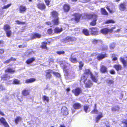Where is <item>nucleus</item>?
Instances as JSON below:
<instances>
[{
	"label": "nucleus",
	"instance_id": "nucleus-48",
	"mask_svg": "<svg viewBox=\"0 0 127 127\" xmlns=\"http://www.w3.org/2000/svg\"><path fill=\"white\" fill-rule=\"evenodd\" d=\"M115 21L112 19H109L107 20L105 22V23L106 24L109 23H114Z\"/></svg>",
	"mask_w": 127,
	"mask_h": 127
},
{
	"label": "nucleus",
	"instance_id": "nucleus-34",
	"mask_svg": "<svg viewBox=\"0 0 127 127\" xmlns=\"http://www.w3.org/2000/svg\"><path fill=\"white\" fill-rule=\"evenodd\" d=\"M103 115L102 113L100 112L99 114L95 118V121L96 122H98L100 119L103 117Z\"/></svg>",
	"mask_w": 127,
	"mask_h": 127
},
{
	"label": "nucleus",
	"instance_id": "nucleus-49",
	"mask_svg": "<svg viewBox=\"0 0 127 127\" xmlns=\"http://www.w3.org/2000/svg\"><path fill=\"white\" fill-rule=\"evenodd\" d=\"M106 8L110 13L112 14L115 12V11L112 9H112L111 10L110 9L109 6H106Z\"/></svg>",
	"mask_w": 127,
	"mask_h": 127
},
{
	"label": "nucleus",
	"instance_id": "nucleus-2",
	"mask_svg": "<svg viewBox=\"0 0 127 127\" xmlns=\"http://www.w3.org/2000/svg\"><path fill=\"white\" fill-rule=\"evenodd\" d=\"M115 28V27H112L110 29H108V28H105L101 29L100 30V32L102 34L106 35L108 33H112L113 29Z\"/></svg>",
	"mask_w": 127,
	"mask_h": 127
},
{
	"label": "nucleus",
	"instance_id": "nucleus-61",
	"mask_svg": "<svg viewBox=\"0 0 127 127\" xmlns=\"http://www.w3.org/2000/svg\"><path fill=\"white\" fill-rule=\"evenodd\" d=\"M115 45L113 43L111 44L110 46V48L111 49H113L115 47Z\"/></svg>",
	"mask_w": 127,
	"mask_h": 127
},
{
	"label": "nucleus",
	"instance_id": "nucleus-60",
	"mask_svg": "<svg viewBox=\"0 0 127 127\" xmlns=\"http://www.w3.org/2000/svg\"><path fill=\"white\" fill-rule=\"evenodd\" d=\"M18 100L20 102H22V101L23 97L22 96H17Z\"/></svg>",
	"mask_w": 127,
	"mask_h": 127
},
{
	"label": "nucleus",
	"instance_id": "nucleus-36",
	"mask_svg": "<svg viewBox=\"0 0 127 127\" xmlns=\"http://www.w3.org/2000/svg\"><path fill=\"white\" fill-rule=\"evenodd\" d=\"M82 33L85 36H88L90 35L89 32L87 29H84L82 30Z\"/></svg>",
	"mask_w": 127,
	"mask_h": 127
},
{
	"label": "nucleus",
	"instance_id": "nucleus-12",
	"mask_svg": "<svg viewBox=\"0 0 127 127\" xmlns=\"http://www.w3.org/2000/svg\"><path fill=\"white\" fill-rule=\"evenodd\" d=\"M2 124L5 127H10L6 120L3 117L0 118V124Z\"/></svg>",
	"mask_w": 127,
	"mask_h": 127
},
{
	"label": "nucleus",
	"instance_id": "nucleus-51",
	"mask_svg": "<svg viewBox=\"0 0 127 127\" xmlns=\"http://www.w3.org/2000/svg\"><path fill=\"white\" fill-rule=\"evenodd\" d=\"M48 62L49 64H52L54 62V60L53 58L49 57L48 59Z\"/></svg>",
	"mask_w": 127,
	"mask_h": 127
},
{
	"label": "nucleus",
	"instance_id": "nucleus-41",
	"mask_svg": "<svg viewBox=\"0 0 127 127\" xmlns=\"http://www.w3.org/2000/svg\"><path fill=\"white\" fill-rule=\"evenodd\" d=\"M97 18L94 19L93 20L91 21L90 23V25L92 26H94L96 24V22Z\"/></svg>",
	"mask_w": 127,
	"mask_h": 127
},
{
	"label": "nucleus",
	"instance_id": "nucleus-5",
	"mask_svg": "<svg viewBox=\"0 0 127 127\" xmlns=\"http://www.w3.org/2000/svg\"><path fill=\"white\" fill-rule=\"evenodd\" d=\"M72 92L74 94L75 96H77L82 93V90L81 88L77 87L73 89L72 90Z\"/></svg>",
	"mask_w": 127,
	"mask_h": 127
},
{
	"label": "nucleus",
	"instance_id": "nucleus-20",
	"mask_svg": "<svg viewBox=\"0 0 127 127\" xmlns=\"http://www.w3.org/2000/svg\"><path fill=\"white\" fill-rule=\"evenodd\" d=\"M41 35L38 33H35L33 34L31 39L33 40L36 38H39L41 37Z\"/></svg>",
	"mask_w": 127,
	"mask_h": 127
},
{
	"label": "nucleus",
	"instance_id": "nucleus-22",
	"mask_svg": "<svg viewBox=\"0 0 127 127\" xmlns=\"http://www.w3.org/2000/svg\"><path fill=\"white\" fill-rule=\"evenodd\" d=\"M10 78V76L8 74H3L1 77V79L4 81H7L9 80Z\"/></svg>",
	"mask_w": 127,
	"mask_h": 127
},
{
	"label": "nucleus",
	"instance_id": "nucleus-40",
	"mask_svg": "<svg viewBox=\"0 0 127 127\" xmlns=\"http://www.w3.org/2000/svg\"><path fill=\"white\" fill-rule=\"evenodd\" d=\"M22 120V118L20 116H17L15 119L14 121L16 124H17L19 122Z\"/></svg>",
	"mask_w": 127,
	"mask_h": 127
},
{
	"label": "nucleus",
	"instance_id": "nucleus-33",
	"mask_svg": "<svg viewBox=\"0 0 127 127\" xmlns=\"http://www.w3.org/2000/svg\"><path fill=\"white\" fill-rule=\"evenodd\" d=\"M63 30L62 28H59L58 27H56L54 29V32L56 33H60Z\"/></svg>",
	"mask_w": 127,
	"mask_h": 127
},
{
	"label": "nucleus",
	"instance_id": "nucleus-31",
	"mask_svg": "<svg viewBox=\"0 0 127 127\" xmlns=\"http://www.w3.org/2000/svg\"><path fill=\"white\" fill-rule=\"evenodd\" d=\"M35 60V58L32 57L27 59L26 61V63L28 64L32 63Z\"/></svg>",
	"mask_w": 127,
	"mask_h": 127
},
{
	"label": "nucleus",
	"instance_id": "nucleus-24",
	"mask_svg": "<svg viewBox=\"0 0 127 127\" xmlns=\"http://www.w3.org/2000/svg\"><path fill=\"white\" fill-rule=\"evenodd\" d=\"M27 8L25 6L21 5L19 6V10L21 13H23L25 12L27 10Z\"/></svg>",
	"mask_w": 127,
	"mask_h": 127
},
{
	"label": "nucleus",
	"instance_id": "nucleus-38",
	"mask_svg": "<svg viewBox=\"0 0 127 127\" xmlns=\"http://www.w3.org/2000/svg\"><path fill=\"white\" fill-rule=\"evenodd\" d=\"M92 73L89 69H86L84 70L83 74L84 75H87L88 76L89 74L90 75Z\"/></svg>",
	"mask_w": 127,
	"mask_h": 127
},
{
	"label": "nucleus",
	"instance_id": "nucleus-62",
	"mask_svg": "<svg viewBox=\"0 0 127 127\" xmlns=\"http://www.w3.org/2000/svg\"><path fill=\"white\" fill-rule=\"evenodd\" d=\"M98 42V40L96 39H94L92 41V43L94 44H96Z\"/></svg>",
	"mask_w": 127,
	"mask_h": 127
},
{
	"label": "nucleus",
	"instance_id": "nucleus-64",
	"mask_svg": "<svg viewBox=\"0 0 127 127\" xmlns=\"http://www.w3.org/2000/svg\"><path fill=\"white\" fill-rule=\"evenodd\" d=\"M4 52V50L3 49H0V54H2Z\"/></svg>",
	"mask_w": 127,
	"mask_h": 127
},
{
	"label": "nucleus",
	"instance_id": "nucleus-21",
	"mask_svg": "<svg viewBox=\"0 0 127 127\" xmlns=\"http://www.w3.org/2000/svg\"><path fill=\"white\" fill-rule=\"evenodd\" d=\"M98 112L99 111L97 109V104H95L93 109L91 112L90 113L92 114H97L98 113Z\"/></svg>",
	"mask_w": 127,
	"mask_h": 127
},
{
	"label": "nucleus",
	"instance_id": "nucleus-6",
	"mask_svg": "<svg viewBox=\"0 0 127 127\" xmlns=\"http://www.w3.org/2000/svg\"><path fill=\"white\" fill-rule=\"evenodd\" d=\"M85 16L86 18L88 20H91L97 18V15L94 13L87 14H86Z\"/></svg>",
	"mask_w": 127,
	"mask_h": 127
},
{
	"label": "nucleus",
	"instance_id": "nucleus-18",
	"mask_svg": "<svg viewBox=\"0 0 127 127\" xmlns=\"http://www.w3.org/2000/svg\"><path fill=\"white\" fill-rule=\"evenodd\" d=\"M30 90L27 88H25L22 91V95L24 96H27L30 95Z\"/></svg>",
	"mask_w": 127,
	"mask_h": 127
},
{
	"label": "nucleus",
	"instance_id": "nucleus-23",
	"mask_svg": "<svg viewBox=\"0 0 127 127\" xmlns=\"http://www.w3.org/2000/svg\"><path fill=\"white\" fill-rule=\"evenodd\" d=\"M73 108L75 110H77L81 108L82 107L81 104L78 103H76L73 104L72 105Z\"/></svg>",
	"mask_w": 127,
	"mask_h": 127
},
{
	"label": "nucleus",
	"instance_id": "nucleus-25",
	"mask_svg": "<svg viewBox=\"0 0 127 127\" xmlns=\"http://www.w3.org/2000/svg\"><path fill=\"white\" fill-rule=\"evenodd\" d=\"M54 25H57L60 23L58 17L54 18L52 21Z\"/></svg>",
	"mask_w": 127,
	"mask_h": 127
},
{
	"label": "nucleus",
	"instance_id": "nucleus-37",
	"mask_svg": "<svg viewBox=\"0 0 127 127\" xmlns=\"http://www.w3.org/2000/svg\"><path fill=\"white\" fill-rule=\"evenodd\" d=\"M101 14L104 15H107L108 13L104 8H102L100 9Z\"/></svg>",
	"mask_w": 127,
	"mask_h": 127
},
{
	"label": "nucleus",
	"instance_id": "nucleus-50",
	"mask_svg": "<svg viewBox=\"0 0 127 127\" xmlns=\"http://www.w3.org/2000/svg\"><path fill=\"white\" fill-rule=\"evenodd\" d=\"M83 110L86 113H87L88 112V110L89 108V106L88 105H84L83 107Z\"/></svg>",
	"mask_w": 127,
	"mask_h": 127
},
{
	"label": "nucleus",
	"instance_id": "nucleus-39",
	"mask_svg": "<svg viewBox=\"0 0 127 127\" xmlns=\"http://www.w3.org/2000/svg\"><path fill=\"white\" fill-rule=\"evenodd\" d=\"M69 60L72 63H75L78 62V61L76 58H73L72 57H71L70 58Z\"/></svg>",
	"mask_w": 127,
	"mask_h": 127
},
{
	"label": "nucleus",
	"instance_id": "nucleus-8",
	"mask_svg": "<svg viewBox=\"0 0 127 127\" xmlns=\"http://www.w3.org/2000/svg\"><path fill=\"white\" fill-rule=\"evenodd\" d=\"M95 76L92 73L90 75V78L93 82H97L98 81V73L96 72H95Z\"/></svg>",
	"mask_w": 127,
	"mask_h": 127
},
{
	"label": "nucleus",
	"instance_id": "nucleus-19",
	"mask_svg": "<svg viewBox=\"0 0 127 127\" xmlns=\"http://www.w3.org/2000/svg\"><path fill=\"white\" fill-rule=\"evenodd\" d=\"M84 83L85 84V87L86 88H90L93 85L92 82L90 79L88 80L87 81H86Z\"/></svg>",
	"mask_w": 127,
	"mask_h": 127
},
{
	"label": "nucleus",
	"instance_id": "nucleus-9",
	"mask_svg": "<svg viewBox=\"0 0 127 127\" xmlns=\"http://www.w3.org/2000/svg\"><path fill=\"white\" fill-rule=\"evenodd\" d=\"M77 39L75 37L67 36L63 39L64 42L66 43L70 41L73 42L76 41Z\"/></svg>",
	"mask_w": 127,
	"mask_h": 127
},
{
	"label": "nucleus",
	"instance_id": "nucleus-26",
	"mask_svg": "<svg viewBox=\"0 0 127 127\" xmlns=\"http://www.w3.org/2000/svg\"><path fill=\"white\" fill-rule=\"evenodd\" d=\"M114 68L117 71L121 70L122 69L121 65L120 64H115L113 66Z\"/></svg>",
	"mask_w": 127,
	"mask_h": 127
},
{
	"label": "nucleus",
	"instance_id": "nucleus-27",
	"mask_svg": "<svg viewBox=\"0 0 127 127\" xmlns=\"http://www.w3.org/2000/svg\"><path fill=\"white\" fill-rule=\"evenodd\" d=\"M120 61L122 63L124 67H126L127 66V62L122 57H120L119 58Z\"/></svg>",
	"mask_w": 127,
	"mask_h": 127
},
{
	"label": "nucleus",
	"instance_id": "nucleus-56",
	"mask_svg": "<svg viewBox=\"0 0 127 127\" xmlns=\"http://www.w3.org/2000/svg\"><path fill=\"white\" fill-rule=\"evenodd\" d=\"M64 73V75H65L68 76L69 74V71L68 69H65L63 70Z\"/></svg>",
	"mask_w": 127,
	"mask_h": 127
},
{
	"label": "nucleus",
	"instance_id": "nucleus-16",
	"mask_svg": "<svg viewBox=\"0 0 127 127\" xmlns=\"http://www.w3.org/2000/svg\"><path fill=\"white\" fill-rule=\"evenodd\" d=\"M63 9L64 12H67L70 9V5L68 4H65L63 6Z\"/></svg>",
	"mask_w": 127,
	"mask_h": 127
},
{
	"label": "nucleus",
	"instance_id": "nucleus-53",
	"mask_svg": "<svg viewBox=\"0 0 127 127\" xmlns=\"http://www.w3.org/2000/svg\"><path fill=\"white\" fill-rule=\"evenodd\" d=\"M52 73L56 77H60V74L58 73L52 71Z\"/></svg>",
	"mask_w": 127,
	"mask_h": 127
},
{
	"label": "nucleus",
	"instance_id": "nucleus-32",
	"mask_svg": "<svg viewBox=\"0 0 127 127\" xmlns=\"http://www.w3.org/2000/svg\"><path fill=\"white\" fill-rule=\"evenodd\" d=\"M36 80V79L35 78H32L26 80L25 83H32L34 82Z\"/></svg>",
	"mask_w": 127,
	"mask_h": 127
},
{
	"label": "nucleus",
	"instance_id": "nucleus-15",
	"mask_svg": "<svg viewBox=\"0 0 127 127\" xmlns=\"http://www.w3.org/2000/svg\"><path fill=\"white\" fill-rule=\"evenodd\" d=\"M107 56V54L106 53H105L104 54H103L102 53H101L97 56L96 58L98 60L100 61Z\"/></svg>",
	"mask_w": 127,
	"mask_h": 127
},
{
	"label": "nucleus",
	"instance_id": "nucleus-63",
	"mask_svg": "<svg viewBox=\"0 0 127 127\" xmlns=\"http://www.w3.org/2000/svg\"><path fill=\"white\" fill-rule=\"evenodd\" d=\"M109 72L110 73L112 74H114L115 73V71L113 69H112L110 70Z\"/></svg>",
	"mask_w": 127,
	"mask_h": 127
},
{
	"label": "nucleus",
	"instance_id": "nucleus-57",
	"mask_svg": "<svg viewBox=\"0 0 127 127\" xmlns=\"http://www.w3.org/2000/svg\"><path fill=\"white\" fill-rule=\"evenodd\" d=\"M53 32V30L51 28L48 29L47 31V33L49 34H51Z\"/></svg>",
	"mask_w": 127,
	"mask_h": 127
},
{
	"label": "nucleus",
	"instance_id": "nucleus-42",
	"mask_svg": "<svg viewBox=\"0 0 127 127\" xmlns=\"http://www.w3.org/2000/svg\"><path fill=\"white\" fill-rule=\"evenodd\" d=\"M114 82L113 80L109 79L107 80L106 83L107 85L109 86L111 85H113L114 84Z\"/></svg>",
	"mask_w": 127,
	"mask_h": 127
},
{
	"label": "nucleus",
	"instance_id": "nucleus-29",
	"mask_svg": "<svg viewBox=\"0 0 127 127\" xmlns=\"http://www.w3.org/2000/svg\"><path fill=\"white\" fill-rule=\"evenodd\" d=\"M4 72L5 73H13L15 72V71L13 69L9 67L5 70Z\"/></svg>",
	"mask_w": 127,
	"mask_h": 127
},
{
	"label": "nucleus",
	"instance_id": "nucleus-47",
	"mask_svg": "<svg viewBox=\"0 0 127 127\" xmlns=\"http://www.w3.org/2000/svg\"><path fill=\"white\" fill-rule=\"evenodd\" d=\"M42 99L43 101H46L47 102H48L49 101V97L45 95L43 96Z\"/></svg>",
	"mask_w": 127,
	"mask_h": 127
},
{
	"label": "nucleus",
	"instance_id": "nucleus-55",
	"mask_svg": "<svg viewBox=\"0 0 127 127\" xmlns=\"http://www.w3.org/2000/svg\"><path fill=\"white\" fill-rule=\"evenodd\" d=\"M56 53L58 55H60L64 54L65 53V52L64 51H57Z\"/></svg>",
	"mask_w": 127,
	"mask_h": 127
},
{
	"label": "nucleus",
	"instance_id": "nucleus-14",
	"mask_svg": "<svg viewBox=\"0 0 127 127\" xmlns=\"http://www.w3.org/2000/svg\"><path fill=\"white\" fill-rule=\"evenodd\" d=\"M100 70L101 72L102 73H107L108 72V69L106 66L102 65L100 66Z\"/></svg>",
	"mask_w": 127,
	"mask_h": 127
},
{
	"label": "nucleus",
	"instance_id": "nucleus-46",
	"mask_svg": "<svg viewBox=\"0 0 127 127\" xmlns=\"http://www.w3.org/2000/svg\"><path fill=\"white\" fill-rule=\"evenodd\" d=\"M119 107L118 106H117L112 107L111 108V110L113 111H116L119 110Z\"/></svg>",
	"mask_w": 127,
	"mask_h": 127
},
{
	"label": "nucleus",
	"instance_id": "nucleus-45",
	"mask_svg": "<svg viewBox=\"0 0 127 127\" xmlns=\"http://www.w3.org/2000/svg\"><path fill=\"white\" fill-rule=\"evenodd\" d=\"M13 84H21V83L19 80L17 79H14L13 82Z\"/></svg>",
	"mask_w": 127,
	"mask_h": 127
},
{
	"label": "nucleus",
	"instance_id": "nucleus-11",
	"mask_svg": "<svg viewBox=\"0 0 127 127\" xmlns=\"http://www.w3.org/2000/svg\"><path fill=\"white\" fill-rule=\"evenodd\" d=\"M61 112L62 115L64 116L67 115L68 114V109L65 106H63L62 107Z\"/></svg>",
	"mask_w": 127,
	"mask_h": 127
},
{
	"label": "nucleus",
	"instance_id": "nucleus-28",
	"mask_svg": "<svg viewBox=\"0 0 127 127\" xmlns=\"http://www.w3.org/2000/svg\"><path fill=\"white\" fill-rule=\"evenodd\" d=\"M88 77V76H86L84 74L82 75L80 78V83H81V82H82L84 83H85V82L87 79Z\"/></svg>",
	"mask_w": 127,
	"mask_h": 127
},
{
	"label": "nucleus",
	"instance_id": "nucleus-1",
	"mask_svg": "<svg viewBox=\"0 0 127 127\" xmlns=\"http://www.w3.org/2000/svg\"><path fill=\"white\" fill-rule=\"evenodd\" d=\"M3 28L4 31H6V33L7 36L9 37L12 34V32L10 29L11 28L10 26L8 24H5L4 25Z\"/></svg>",
	"mask_w": 127,
	"mask_h": 127
},
{
	"label": "nucleus",
	"instance_id": "nucleus-59",
	"mask_svg": "<svg viewBox=\"0 0 127 127\" xmlns=\"http://www.w3.org/2000/svg\"><path fill=\"white\" fill-rule=\"evenodd\" d=\"M51 1V0H44V1L47 6L49 5Z\"/></svg>",
	"mask_w": 127,
	"mask_h": 127
},
{
	"label": "nucleus",
	"instance_id": "nucleus-44",
	"mask_svg": "<svg viewBox=\"0 0 127 127\" xmlns=\"http://www.w3.org/2000/svg\"><path fill=\"white\" fill-rule=\"evenodd\" d=\"M79 69L80 70L82 69V67L84 65V63L82 61H80L79 62Z\"/></svg>",
	"mask_w": 127,
	"mask_h": 127
},
{
	"label": "nucleus",
	"instance_id": "nucleus-35",
	"mask_svg": "<svg viewBox=\"0 0 127 127\" xmlns=\"http://www.w3.org/2000/svg\"><path fill=\"white\" fill-rule=\"evenodd\" d=\"M51 16L54 18L58 17V13L56 11H53L51 12Z\"/></svg>",
	"mask_w": 127,
	"mask_h": 127
},
{
	"label": "nucleus",
	"instance_id": "nucleus-10",
	"mask_svg": "<svg viewBox=\"0 0 127 127\" xmlns=\"http://www.w3.org/2000/svg\"><path fill=\"white\" fill-rule=\"evenodd\" d=\"M51 42L50 41H48L47 42L45 41L41 43V45L40 46V47L42 49L47 50L48 48L47 46V45H50Z\"/></svg>",
	"mask_w": 127,
	"mask_h": 127
},
{
	"label": "nucleus",
	"instance_id": "nucleus-3",
	"mask_svg": "<svg viewBox=\"0 0 127 127\" xmlns=\"http://www.w3.org/2000/svg\"><path fill=\"white\" fill-rule=\"evenodd\" d=\"M72 16H74V18H72L71 20H72L74 19L75 21L77 23L79 22L80 20V18L82 17V14L79 13H75L73 14Z\"/></svg>",
	"mask_w": 127,
	"mask_h": 127
},
{
	"label": "nucleus",
	"instance_id": "nucleus-30",
	"mask_svg": "<svg viewBox=\"0 0 127 127\" xmlns=\"http://www.w3.org/2000/svg\"><path fill=\"white\" fill-rule=\"evenodd\" d=\"M16 60V59L13 58V57H11L8 59L5 60L3 62V63L5 64H8L10 63L11 61H15Z\"/></svg>",
	"mask_w": 127,
	"mask_h": 127
},
{
	"label": "nucleus",
	"instance_id": "nucleus-17",
	"mask_svg": "<svg viewBox=\"0 0 127 127\" xmlns=\"http://www.w3.org/2000/svg\"><path fill=\"white\" fill-rule=\"evenodd\" d=\"M37 7L39 9L43 10L46 8L45 5L44 3H39L37 4Z\"/></svg>",
	"mask_w": 127,
	"mask_h": 127
},
{
	"label": "nucleus",
	"instance_id": "nucleus-43",
	"mask_svg": "<svg viewBox=\"0 0 127 127\" xmlns=\"http://www.w3.org/2000/svg\"><path fill=\"white\" fill-rule=\"evenodd\" d=\"M60 65L62 66V68L63 69V70H64L65 69H67V65H64V63L62 62L60 63Z\"/></svg>",
	"mask_w": 127,
	"mask_h": 127
},
{
	"label": "nucleus",
	"instance_id": "nucleus-52",
	"mask_svg": "<svg viewBox=\"0 0 127 127\" xmlns=\"http://www.w3.org/2000/svg\"><path fill=\"white\" fill-rule=\"evenodd\" d=\"M11 5V3H9L6 5H5L3 6L2 8V9H6L9 7Z\"/></svg>",
	"mask_w": 127,
	"mask_h": 127
},
{
	"label": "nucleus",
	"instance_id": "nucleus-4",
	"mask_svg": "<svg viewBox=\"0 0 127 127\" xmlns=\"http://www.w3.org/2000/svg\"><path fill=\"white\" fill-rule=\"evenodd\" d=\"M90 32L92 35H97L98 34V29L96 27H90L89 29Z\"/></svg>",
	"mask_w": 127,
	"mask_h": 127
},
{
	"label": "nucleus",
	"instance_id": "nucleus-58",
	"mask_svg": "<svg viewBox=\"0 0 127 127\" xmlns=\"http://www.w3.org/2000/svg\"><path fill=\"white\" fill-rule=\"evenodd\" d=\"M122 123L124 124L123 127H127V120L122 122Z\"/></svg>",
	"mask_w": 127,
	"mask_h": 127
},
{
	"label": "nucleus",
	"instance_id": "nucleus-54",
	"mask_svg": "<svg viewBox=\"0 0 127 127\" xmlns=\"http://www.w3.org/2000/svg\"><path fill=\"white\" fill-rule=\"evenodd\" d=\"M15 22L16 23L19 25H24L26 23L25 22H21L18 20H16L15 21Z\"/></svg>",
	"mask_w": 127,
	"mask_h": 127
},
{
	"label": "nucleus",
	"instance_id": "nucleus-13",
	"mask_svg": "<svg viewBox=\"0 0 127 127\" xmlns=\"http://www.w3.org/2000/svg\"><path fill=\"white\" fill-rule=\"evenodd\" d=\"M119 9L121 11H124L126 9V5L125 3H121L118 6Z\"/></svg>",
	"mask_w": 127,
	"mask_h": 127
},
{
	"label": "nucleus",
	"instance_id": "nucleus-7",
	"mask_svg": "<svg viewBox=\"0 0 127 127\" xmlns=\"http://www.w3.org/2000/svg\"><path fill=\"white\" fill-rule=\"evenodd\" d=\"M53 70L48 69L45 70V78L46 79H50L52 77L51 74L52 73Z\"/></svg>",
	"mask_w": 127,
	"mask_h": 127
}]
</instances>
